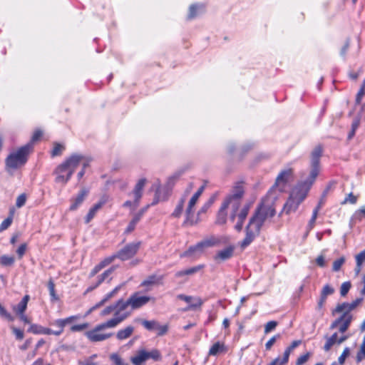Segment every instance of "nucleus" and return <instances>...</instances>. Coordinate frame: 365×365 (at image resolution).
Listing matches in <instances>:
<instances>
[{
	"instance_id": "nucleus-10",
	"label": "nucleus",
	"mask_w": 365,
	"mask_h": 365,
	"mask_svg": "<svg viewBox=\"0 0 365 365\" xmlns=\"http://www.w3.org/2000/svg\"><path fill=\"white\" fill-rule=\"evenodd\" d=\"M293 179V170L287 168L282 170L277 175L273 187L278 189L279 192H283L286 185Z\"/></svg>"
},
{
	"instance_id": "nucleus-11",
	"label": "nucleus",
	"mask_w": 365,
	"mask_h": 365,
	"mask_svg": "<svg viewBox=\"0 0 365 365\" xmlns=\"http://www.w3.org/2000/svg\"><path fill=\"white\" fill-rule=\"evenodd\" d=\"M198 200L196 197L192 196L188 202L185 210L186 219L184 224L187 225H194L198 222V217L195 216V206Z\"/></svg>"
},
{
	"instance_id": "nucleus-53",
	"label": "nucleus",
	"mask_w": 365,
	"mask_h": 365,
	"mask_svg": "<svg viewBox=\"0 0 365 365\" xmlns=\"http://www.w3.org/2000/svg\"><path fill=\"white\" fill-rule=\"evenodd\" d=\"M26 201V195L25 194H21L16 199V205L20 208L24 206Z\"/></svg>"
},
{
	"instance_id": "nucleus-42",
	"label": "nucleus",
	"mask_w": 365,
	"mask_h": 365,
	"mask_svg": "<svg viewBox=\"0 0 365 365\" xmlns=\"http://www.w3.org/2000/svg\"><path fill=\"white\" fill-rule=\"evenodd\" d=\"M48 288L50 292V295L53 300H58V298L55 292V284L52 279H50L48 283Z\"/></svg>"
},
{
	"instance_id": "nucleus-36",
	"label": "nucleus",
	"mask_w": 365,
	"mask_h": 365,
	"mask_svg": "<svg viewBox=\"0 0 365 365\" xmlns=\"http://www.w3.org/2000/svg\"><path fill=\"white\" fill-rule=\"evenodd\" d=\"M205 6L203 5H197V4H192L189 8V14H188V19H192L195 18L197 16V10L198 9H204Z\"/></svg>"
},
{
	"instance_id": "nucleus-37",
	"label": "nucleus",
	"mask_w": 365,
	"mask_h": 365,
	"mask_svg": "<svg viewBox=\"0 0 365 365\" xmlns=\"http://www.w3.org/2000/svg\"><path fill=\"white\" fill-rule=\"evenodd\" d=\"M64 149H65L64 145H63L60 143H54L53 148L51 151V155L53 157L61 155L62 154V152L64 150Z\"/></svg>"
},
{
	"instance_id": "nucleus-51",
	"label": "nucleus",
	"mask_w": 365,
	"mask_h": 365,
	"mask_svg": "<svg viewBox=\"0 0 365 365\" xmlns=\"http://www.w3.org/2000/svg\"><path fill=\"white\" fill-rule=\"evenodd\" d=\"M11 216H9L6 219H5L0 225V232H2L6 230L12 223Z\"/></svg>"
},
{
	"instance_id": "nucleus-35",
	"label": "nucleus",
	"mask_w": 365,
	"mask_h": 365,
	"mask_svg": "<svg viewBox=\"0 0 365 365\" xmlns=\"http://www.w3.org/2000/svg\"><path fill=\"white\" fill-rule=\"evenodd\" d=\"M365 359V336L363 339V341L360 346L359 350L356 355V361L357 363L361 362L362 360Z\"/></svg>"
},
{
	"instance_id": "nucleus-30",
	"label": "nucleus",
	"mask_w": 365,
	"mask_h": 365,
	"mask_svg": "<svg viewBox=\"0 0 365 365\" xmlns=\"http://www.w3.org/2000/svg\"><path fill=\"white\" fill-rule=\"evenodd\" d=\"M300 343H301V341H292V344L285 349V351L284 352L283 358H282V361L279 362V365H285L288 362L291 351L294 348L298 346L300 344Z\"/></svg>"
},
{
	"instance_id": "nucleus-45",
	"label": "nucleus",
	"mask_w": 365,
	"mask_h": 365,
	"mask_svg": "<svg viewBox=\"0 0 365 365\" xmlns=\"http://www.w3.org/2000/svg\"><path fill=\"white\" fill-rule=\"evenodd\" d=\"M351 287V284L349 282H345L342 283L340 288V294L342 297H344L349 292L350 288Z\"/></svg>"
},
{
	"instance_id": "nucleus-61",
	"label": "nucleus",
	"mask_w": 365,
	"mask_h": 365,
	"mask_svg": "<svg viewBox=\"0 0 365 365\" xmlns=\"http://www.w3.org/2000/svg\"><path fill=\"white\" fill-rule=\"evenodd\" d=\"M41 136L42 132L41 130H36L33 134L31 142L29 143H31V145L33 146V143L38 140Z\"/></svg>"
},
{
	"instance_id": "nucleus-63",
	"label": "nucleus",
	"mask_w": 365,
	"mask_h": 365,
	"mask_svg": "<svg viewBox=\"0 0 365 365\" xmlns=\"http://www.w3.org/2000/svg\"><path fill=\"white\" fill-rule=\"evenodd\" d=\"M356 197L354 196L351 192L349 193L347 197L345 198L343 203L350 202L351 204H355L356 202Z\"/></svg>"
},
{
	"instance_id": "nucleus-34",
	"label": "nucleus",
	"mask_w": 365,
	"mask_h": 365,
	"mask_svg": "<svg viewBox=\"0 0 365 365\" xmlns=\"http://www.w3.org/2000/svg\"><path fill=\"white\" fill-rule=\"evenodd\" d=\"M360 124V117H356L351 124V130L348 135V139H351L355 135L356 129L359 128Z\"/></svg>"
},
{
	"instance_id": "nucleus-19",
	"label": "nucleus",
	"mask_w": 365,
	"mask_h": 365,
	"mask_svg": "<svg viewBox=\"0 0 365 365\" xmlns=\"http://www.w3.org/2000/svg\"><path fill=\"white\" fill-rule=\"evenodd\" d=\"M163 279V276L152 274L148 276L145 280H143L140 286L143 287H148V289H150L153 286L162 284Z\"/></svg>"
},
{
	"instance_id": "nucleus-58",
	"label": "nucleus",
	"mask_w": 365,
	"mask_h": 365,
	"mask_svg": "<svg viewBox=\"0 0 365 365\" xmlns=\"http://www.w3.org/2000/svg\"><path fill=\"white\" fill-rule=\"evenodd\" d=\"M316 263L320 267H325L326 266L325 257L323 255H319L316 259Z\"/></svg>"
},
{
	"instance_id": "nucleus-55",
	"label": "nucleus",
	"mask_w": 365,
	"mask_h": 365,
	"mask_svg": "<svg viewBox=\"0 0 365 365\" xmlns=\"http://www.w3.org/2000/svg\"><path fill=\"white\" fill-rule=\"evenodd\" d=\"M0 314L9 321H13L14 317L0 304Z\"/></svg>"
},
{
	"instance_id": "nucleus-2",
	"label": "nucleus",
	"mask_w": 365,
	"mask_h": 365,
	"mask_svg": "<svg viewBox=\"0 0 365 365\" xmlns=\"http://www.w3.org/2000/svg\"><path fill=\"white\" fill-rule=\"evenodd\" d=\"M276 214L274 202L273 199L267 197L256 209L254 215L250 219L245 228L246 236L242 241L240 246L245 248L259 234L262 227L272 219Z\"/></svg>"
},
{
	"instance_id": "nucleus-31",
	"label": "nucleus",
	"mask_w": 365,
	"mask_h": 365,
	"mask_svg": "<svg viewBox=\"0 0 365 365\" xmlns=\"http://www.w3.org/2000/svg\"><path fill=\"white\" fill-rule=\"evenodd\" d=\"M29 300V296L25 295L17 306L14 307V311L18 314L24 313L26 309Z\"/></svg>"
},
{
	"instance_id": "nucleus-46",
	"label": "nucleus",
	"mask_w": 365,
	"mask_h": 365,
	"mask_svg": "<svg viewBox=\"0 0 365 365\" xmlns=\"http://www.w3.org/2000/svg\"><path fill=\"white\" fill-rule=\"evenodd\" d=\"M277 324H278L276 321L268 322L264 326V333H269L277 327Z\"/></svg>"
},
{
	"instance_id": "nucleus-54",
	"label": "nucleus",
	"mask_w": 365,
	"mask_h": 365,
	"mask_svg": "<svg viewBox=\"0 0 365 365\" xmlns=\"http://www.w3.org/2000/svg\"><path fill=\"white\" fill-rule=\"evenodd\" d=\"M82 159L81 160V164L82 165V168L86 170V168L89 166V164L91 161V158L88 156L81 155Z\"/></svg>"
},
{
	"instance_id": "nucleus-62",
	"label": "nucleus",
	"mask_w": 365,
	"mask_h": 365,
	"mask_svg": "<svg viewBox=\"0 0 365 365\" xmlns=\"http://www.w3.org/2000/svg\"><path fill=\"white\" fill-rule=\"evenodd\" d=\"M335 341H333L330 337L327 338V341L324 346V349L326 351H328L331 349V346L334 345Z\"/></svg>"
},
{
	"instance_id": "nucleus-56",
	"label": "nucleus",
	"mask_w": 365,
	"mask_h": 365,
	"mask_svg": "<svg viewBox=\"0 0 365 365\" xmlns=\"http://www.w3.org/2000/svg\"><path fill=\"white\" fill-rule=\"evenodd\" d=\"M118 259V257H116V252L115 254H113V255L104 259L101 262V264H103V267H105L106 266H107L109 264H110L111 262H113L114 261V259Z\"/></svg>"
},
{
	"instance_id": "nucleus-7",
	"label": "nucleus",
	"mask_w": 365,
	"mask_h": 365,
	"mask_svg": "<svg viewBox=\"0 0 365 365\" xmlns=\"http://www.w3.org/2000/svg\"><path fill=\"white\" fill-rule=\"evenodd\" d=\"M118 320H108L103 323L98 324L93 329L87 331L86 336L87 338L93 342H98L105 341L110 339L113 334L105 332L106 329H112L118 326Z\"/></svg>"
},
{
	"instance_id": "nucleus-14",
	"label": "nucleus",
	"mask_w": 365,
	"mask_h": 365,
	"mask_svg": "<svg viewBox=\"0 0 365 365\" xmlns=\"http://www.w3.org/2000/svg\"><path fill=\"white\" fill-rule=\"evenodd\" d=\"M150 301V297L146 296H138L137 294L132 295L127 301H124L125 311L130 305L133 309L141 307Z\"/></svg>"
},
{
	"instance_id": "nucleus-29",
	"label": "nucleus",
	"mask_w": 365,
	"mask_h": 365,
	"mask_svg": "<svg viewBox=\"0 0 365 365\" xmlns=\"http://www.w3.org/2000/svg\"><path fill=\"white\" fill-rule=\"evenodd\" d=\"M323 148L321 145L314 147L311 153V164H319L322 155Z\"/></svg>"
},
{
	"instance_id": "nucleus-4",
	"label": "nucleus",
	"mask_w": 365,
	"mask_h": 365,
	"mask_svg": "<svg viewBox=\"0 0 365 365\" xmlns=\"http://www.w3.org/2000/svg\"><path fill=\"white\" fill-rule=\"evenodd\" d=\"M33 150L31 143L21 147L12 152L6 159V170L10 174L25 165L29 153Z\"/></svg>"
},
{
	"instance_id": "nucleus-27",
	"label": "nucleus",
	"mask_w": 365,
	"mask_h": 365,
	"mask_svg": "<svg viewBox=\"0 0 365 365\" xmlns=\"http://www.w3.org/2000/svg\"><path fill=\"white\" fill-rule=\"evenodd\" d=\"M147 359V351L145 349H140L137 351L135 356L131 357L130 361L134 365H141Z\"/></svg>"
},
{
	"instance_id": "nucleus-50",
	"label": "nucleus",
	"mask_w": 365,
	"mask_h": 365,
	"mask_svg": "<svg viewBox=\"0 0 365 365\" xmlns=\"http://www.w3.org/2000/svg\"><path fill=\"white\" fill-rule=\"evenodd\" d=\"M203 268H204V265L200 264V265L185 269V273L187 274V275H192V274L197 273V272L200 271Z\"/></svg>"
},
{
	"instance_id": "nucleus-38",
	"label": "nucleus",
	"mask_w": 365,
	"mask_h": 365,
	"mask_svg": "<svg viewBox=\"0 0 365 365\" xmlns=\"http://www.w3.org/2000/svg\"><path fill=\"white\" fill-rule=\"evenodd\" d=\"M346 261V257L344 256L341 257L340 258L336 259L333 262L332 270L334 272H338L341 269L342 265L344 264Z\"/></svg>"
},
{
	"instance_id": "nucleus-33",
	"label": "nucleus",
	"mask_w": 365,
	"mask_h": 365,
	"mask_svg": "<svg viewBox=\"0 0 365 365\" xmlns=\"http://www.w3.org/2000/svg\"><path fill=\"white\" fill-rule=\"evenodd\" d=\"M225 350V346L223 344L220 342L215 343L210 348L209 351V354L215 356L217 354L222 352Z\"/></svg>"
},
{
	"instance_id": "nucleus-8",
	"label": "nucleus",
	"mask_w": 365,
	"mask_h": 365,
	"mask_svg": "<svg viewBox=\"0 0 365 365\" xmlns=\"http://www.w3.org/2000/svg\"><path fill=\"white\" fill-rule=\"evenodd\" d=\"M114 312L113 317L109 320H119L118 325L126 319L130 314V312L125 311V304L123 299H119L116 303L106 307L101 312V316L106 317L111 312Z\"/></svg>"
},
{
	"instance_id": "nucleus-5",
	"label": "nucleus",
	"mask_w": 365,
	"mask_h": 365,
	"mask_svg": "<svg viewBox=\"0 0 365 365\" xmlns=\"http://www.w3.org/2000/svg\"><path fill=\"white\" fill-rule=\"evenodd\" d=\"M308 192L309 187L306 185H297L294 187L290 193L289 197L284 205L279 215L283 212L289 215L291 212H295L300 203L306 198Z\"/></svg>"
},
{
	"instance_id": "nucleus-21",
	"label": "nucleus",
	"mask_w": 365,
	"mask_h": 365,
	"mask_svg": "<svg viewBox=\"0 0 365 365\" xmlns=\"http://www.w3.org/2000/svg\"><path fill=\"white\" fill-rule=\"evenodd\" d=\"M334 292V289L329 284H326L321 292L320 299L317 304L318 309H322L326 302L327 297Z\"/></svg>"
},
{
	"instance_id": "nucleus-47",
	"label": "nucleus",
	"mask_w": 365,
	"mask_h": 365,
	"mask_svg": "<svg viewBox=\"0 0 365 365\" xmlns=\"http://www.w3.org/2000/svg\"><path fill=\"white\" fill-rule=\"evenodd\" d=\"M11 329L13 334L15 335L16 339L21 340L24 339V334L22 330L15 327L14 326H11Z\"/></svg>"
},
{
	"instance_id": "nucleus-41",
	"label": "nucleus",
	"mask_w": 365,
	"mask_h": 365,
	"mask_svg": "<svg viewBox=\"0 0 365 365\" xmlns=\"http://www.w3.org/2000/svg\"><path fill=\"white\" fill-rule=\"evenodd\" d=\"M180 173H175L168 178L166 186L168 187H172L177 180L179 179Z\"/></svg>"
},
{
	"instance_id": "nucleus-57",
	"label": "nucleus",
	"mask_w": 365,
	"mask_h": 365,
	"mask_svg": "<svg viewBox=\"0 0 365 365\" xmlns=\"http://www.w3.org/2000/svg\"><path fill=\"white\" fill-rule=\"evenodd\" d=\"M309 358V353H307L306 354L302 355V356H300L297 359L296 364L297 365H302V364H305L308 361Z\"/></svg>"
},
{
	"instance_id": "nucleus-23",
	"label": "nucleus",
	"mask_w": 365,
	"mask_h": 365,
	"mask_svg": "<svg viewBox=\"0 0 365 365\" xmlns=\"http://www.w3.org/2000/svg\"><path fill=\"white\" fill-rule=\"evenodd\" d=\"M115 270V267H112L106 270L103 274L98 276V280L94 285H91L86 291V293L90 292L98 287L106 278H108Z\"/></svg>"
},
{
	"instance_id": "nucleus-13",
	"label": "nucleus",
	"mask_w": 365,
	"mask_h": 365,
	"mask_svg": "<svg viewBox=\"0 0 365 365\" xmlns=\"http://www.w3.org/2000/svg\"><path fill=\"white\" fill-rule=\"evenodd\" d=\"M352 321V317H348L347 315H341L339 318L335 319L330 325V329H334L339 327L340 333H345Z\"/></svg>"
},
{
	"instance_id": "nucleus-40",
	"label": "nucleus",
	"mask_w": 365,
	"mask_h": 365,
	"mask_svg": "<svg viewBox=\"0 0 365 365\" xmlns=\"http://www.w3.org/2000/svg\"><path fill=\"white\" fill-rule=\"evenodd\" d=\"M141 323L143 325V327L148 330L155 329H157L158 327V322L155 321L143 320Z\"/></svg>"
},
{
	"instance_id": "nucleus-20",
	"label": "nucleus",
	"mask_w": 365,
	"mask_h": 365,
	"mask_svg": "<svg viewBox=\"0 0 365 365\" xmlns=\"http://www.w3.org/2000/svg\"><path fill=\"white\" fill-rule=\"evenodd\" d=\"M320 170V166L319 164H311V170L309 176L306 182H304L302 184H300L299 185H306L309 187V190L310 189V187L314 183L316 178L317 177L319 173Z\"/></svg>"
},
{
	"instance_id": "nucleus-64",
	"label": "nucleus",
	"mask_w": 365,
	"mask_h": 365,
	"mask_svg": "<svg viewBox=\"0 0 365 365\" xmlns=\"http://www.w3.org/2000/svg\"><path fill=\"white\" fill-rule=\"evenodd\" d=\"M41 328L42 327L38 326L36 324H31L28 329V331L32 332L34 334H41Z\"/></svg>"
},
{
	"instance_id": "nucleus-60",
	"label": "nucleus",
	"mask_w": 365,
	"mask_h": 365,
	"mask_svg": "<svg viewBox=\"0 0 365 365\" xmlns=\"http://www.w3.org/2000/svg\"><path fill=\"white\" fill-rule=\"evenodd\" d=\"M88 327L87 324L73 325L71 327L72 331H81L86 329Z\"/></svg>"
},
{
	"instance_id": "nucleus-39",
	"label": "nucleus",
	"mask_w": 365,
	"mask_h": 365,
	"mask_svg": "<svg viewBox=\"0 0 365 365\" xmlns=\"http://www.w3.org/2000/svg\"><path fill=\"white\" fill-rule=\"evenodd\" d=\"M15 259L13 256L3 255L0 257V263L3 266H11L14 264Z\"/></svg>"
},
{
	"instance_id": "nucleus-22",
	"label": "nucleus",
	"mask_w": 365,
	"mask_h": 365,
	"mask_svg": "<svg viewBox=\"0 0 365 365\" xmlns=\"http://www.w3.org/2000/svg\"><path fill=\"white\" fill-rule=\"evenodd\" d=\"M145 183H146V179L142 178L138 180V182H137V184L135 186V188L133 190V195L135 197V203L136 206L138 205L139 200L142 197L143 190Z\"/></svg>"
},
{
	"instance_id": "nucleus-28",
	"label": "nucleus",
	"mask_w": 365,
	"mask_h": 365,
	"mask_svg": "<svg viewBox=\"0 0 365 365\" xmlns=\"http://www.w3.org/2000/svg\"><path fill=\"white\" fill-rule=\"evenodd\" d=\"M134 327L133 326H128L124 329H120L116 334V338L118 340H124L128 339L133 333Z\"/></svg>"
},
{
	"instance_id": "nucleus-15",
	"label": "nucleus",
	"mask_w": 365,
	"mask_h": 365,
	"mask_svg": "<svg viewBox=\"0 0 365 365\" xmlns=\"http://www.w3.org/2000/svg\"><path fill=\"white\" fill-rule=\"evenodd\" d=\"M108 197L103 195L101 197L98 202L95 204L88 211L87 215L85 217V222L88 223L95 217L96 212L108 202Z\"/></svg>"
},
{
	"instance_id": "nucleus-48",
	"label": "nucleus",
	"mask_w": 365,
	"mask_h": 365,
	"mask_svg": "<svg viewBox=\"0 0 365 365\" xmlns=\"http://www.w3.org/2000/svg\"><path fill=\"white\" fill-rule=\"evenodd\" d=\"M110 357L115 365H129L128 363L124 362L123 359L116 354H111Z\"/></svg>"
},
{
	"instance_id": "nucleus-26",
	"label": "nucleus",
	"mask_w": 365,
	"mask_h": 365,
	"mask_svg": "<svg viewBox=\"0 0 365 365\" xmlns=\"http://www.w3.org/2000/svg\"><path fill=\"white\" fill-rule=\"evenodd\" d=\"M355 260L356 267L354 272L356 275H358L361 272L363 265L365 263V249L355 255Z\"/></svg>"
},
{
	"instance_id": "nucleus-24",
	"label": "nucleus",
	"mask_w": 365,
	"mask_h": 365,
	"mask_svg": "<svg viewBox=\"0 0 365 365\" xmlns=\"http://www.w3.org/2000/svg\"><path fill=\"white\" fill-rule=\"evenodd\" d=\"M122 285H119L116 287L114 289H113L110 292L106 294V296L98 303H97L95 306L91 308L89 312H91L92 311L104 305L108 301H109L110 299L115 297V295L120 289Z\"/></svg>"
},
{
	"instance_id": "nucleus-44",
	"label": "nucleus",
	"mask_w": 365,
	"mask_h": 365,
	"mask_svg": "<svg viewBox=\"0 0 365 365\" xmlns=\"http://www.w3.org/2000/svg\"><path fill=\"white\" fill-rule=\"evenodd\" d=\"M317 215L318 208H315L313 211L312 218L310 219L307 225L308 232L310 231L314 227Z\"/></svg>"
},
{
	"instance_id": "nucleus-6",
	"label": "nucleus",
	"mask_w": 365,
	"mask_h": 365,
	"mask_svg": "<svg viewBox=\"0 0 365 365\" xmlns=\"http://www.w3.org/2000/svg\"><path fill=\"white\" fill-rule=\"evenodd\" d=\"M221 240L219 237L211 235L204 238L195 245L190 246L189 249L181 255V257H199L205 251L211 247L219 246Z\"/></svg>"
},
{
	"instance_id": "nucleus-18",
	"label": "nucleus",
	"mask_w": 365,
	"mask_h": 365,
	"mask_svg": "<svg viewBox=\"0 0 365 365\" xmlns=\"http://www.w3.org/2000/svg\"><path fill=\"white\" fill-rule=\"evenodd\" d=\"M234 250V247L230 246L225 250H220L214 257V259L218 262L227 260L233 256Z\"/></svg>"
},
{
	"instance_id": "nucleus-49",
	"label": "nucleus",
	"mask_w": 365,
	"mask_h": 365,
	"mask_svg": "<svg viewBox=\"0 0 365 365\" xmlns=\"http://www.w3.org/2000/svg\"><path fill=\"white\" fill-rule=\"evenodd\" d=\"M349 354H350V350L348 347H346L344 349L342 354L340 355V356L338 359L339 363L341 365L344 364L346 359L349 356Z\"/></svg>"
},
{
	"instance_id": "nucleus-9",
	"label": "nucleus",
	"mask_w": 365,
	"mask_h": 365,
	"mask_svg": "<svg viewBox=\"0 0 365 365\" xmlns=\"http://www.w3.org/2000/svg\"><path fill=\"white\" fill-rule=\"evenodd\" d=\"M140 245V242H130L119 250L116 252V257L121 261L128 260L137 254Z\"/></svg>"
},
{
	"instance_id": "nucleus-1",
	"label": "nucleus",
	"mask_w": 365,
	"mask_h": 365,
	"mask_svg": "<svg viewBox=\"0 0 365 365\" xmlns=\"http://www.w3.org/2000/svg\"><path fill=\"white\" fill-rule=\"evenodd\" d=\"M244 192V187L241 183H237L233 187L231 194L225 199L217 212V224H225L229 214L230 219L232 222L237 217L238 218V221L235 226V230L238 232L242 230L244 221L252 206V202H246L239 211Z\"/></svg>"
},
{
	"instance_id": "nucleus-16",
	"label": "nucleus",
	"mask_w": 365,
	"mask_h": 365,
	"mask_svg": "<svg viewBox=\"0 0 365 365\" xmlns=\"http://www.w3.org/2000/svg\"><path fill=\"white\" fill-rule=\"evenodd\" d=\"M178 298L185 302L190 303V305L185 309V310L194 309L197 307H200L202 304V301L199 297H192L190 296H186L184 294H179Z\"/></svg>"
},
{
	"instance_id": "nucleus-17",
	"label": "nucleus",
	"mask_w": 365,
	"mask_h": 365,
	"mask_svg": "<svg viewBox=\"0 0 365 365\" xmlns=\"http://www.w3.org/2000/svg\"><path fill=\"white\" fill-rule=\"evenodd\" d=\"M149 206L150 205H148L147 206L143 207L137 213H135L133 215V219L130 220V222H129V224H128V227H127V228L125 230V232L130 233V232H131L132 231L134 230L136 225L140 220L141 217H143L144 213L147 211V210L148 209Z\"/></svg>"
},
{
	"instance_id": "nucleus-32",
	"label": "nucleus",
	"mask_w": 365,
	"mask_h": 365,
	"mask_svg": "<svg viewBox=\"0 0 365 365\" xmlns=\"http://www.w3.org/2000/svg\"><path fill=\"white\" fill-rule=\"evenodd\" d=\"M185 202V197H182L180 199V200L178 202V204L177 205L175 210L172 213V216L173 217H179L182 215V211H183V207H184Z\"/></svg>"
},
{
	"instance_id": "nucleus-12",
	"label": "nucleus",
	"mask_w": 365,
	"mask_h": 365,
	"mask_svg": "<svg viewBox=\"0 0 365 365\" xmlns=\"http://www.w3.org/2000/svg\"><path fill=\"white\" fill-rule=\"evenodd\" d=\"M363 298H358L353 301L351 303H342L339 304L335 309L333 311V314L335 313H342L341 315H347L348 317H352L350 312L354 310L359 304L361 303Z\"/></svg>"
},
{
	"instance_id": "nucleus-59",
	"label": "nucleus",
	"mask_w": 365,
	"mask_h": 365,
	"mask_svg": "<svg viewBox=\"0 0 365 365\" xmlns=\"http://www.w3.org/2000/svg\"><path fill=\"white\" fill-rule=\"evenodd\" d=\"M213 201L214 200L213 199H210L208 202H207L202 207L201 209L200 210V211L198 212L197 215H200V213H204L205 212L207 209H209V207L212 205V204L213 203Z\"/></svg>"
},
{
	"instance_id": "nucleus-25",
	"label": "nucleus",
	"mask_w": 365,
	"mask_h": 365,
	"mask_svg": "<svg viewBox=\"0 0 365 365\" xmlns=\"http://www.w3.org/2000/svg\"><path fill=\"white\" fill-rule=\"evenodd\" d=\"M88 191L83 188L78 194V195L73 200V203L70 206V210H76L78 206L83 202L88 195Z\"/></svg>"
},
{
	"instance_id": "nucleus-52",
	"label": "nucleus",
	"mask_w": 365,
	"mask_h": 365,
	"mask_svg": "<svg viewBox=\"0 0 365 365\" xmlns=\"http://www.w3.org/2000/svg\"><path fill=\"white\" fill-rule=\"evenodd\" d=\"M280 334H276L273 336L266 344H265V348L267 350H269L272 346L274 345V344L276 342V341L280 338Z\"/></svg>"
},
{
	"instance_id": "nucleus-3",
	"label": "nucleus",
	"mask_w": 365,
	"mask_h": 365,
	"mask_svg": "<svg viewBox=\"0 0 365 365\" xmlns=\"http://www.w3.org/2000/svg\"><path fill=\"white\" fill-rule=\"evenodd\" d=\"M81 155L73 153L67 158L63 163L60 164L56 169V182L66 184L75 172L76 169L81 164Z\"/></svg>"
},
{
	"instance_id": "nucleus-43",
	"label": "nucleus",
	"mask_w": 365,
	"mask_h": 365,
	"mask_svg": "<svg viewBox=\"0 0 365 365\" xmlns=\"http://www.w3.org/2000/svg\"><path fill=\"white\" fill-rule=\"evenodd\" d=\"M147 355H148V359L150 358L153 359L155 361H159L161 359L160 353L157 349H153L150 352L147 351Z\"/></svg>"
}]
</instances>
